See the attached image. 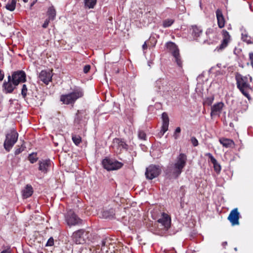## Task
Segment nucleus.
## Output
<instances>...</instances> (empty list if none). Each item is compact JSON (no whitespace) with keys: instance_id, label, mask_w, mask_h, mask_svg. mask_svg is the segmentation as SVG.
I'll list each match as a JSON object with an SVG mask.
<instances>
[{"instance_id":"obj_2","label":"nucleus","mask_w":253,"mask_h":253,"mask_svg":"<svg viewBox=\"0 0 253 253\" xmlns=\"http://www.w3.org/2000/svg\"><path fill=\"white\" fill-rule=\"evenodd\" d=\"M187 156L183 153L180 154L177 157L174 164L169 168V172L175 177H178L181 172L182 169L186 165Z\"/></svg>"},{"instance_id":"obj_35","label":"nucleus","mask_w":253,"mask_h":253,"mask_svg":"<svg viewBox=\"0 0 253 253\" xmlns=\"http://www.w3.org/2000/svg\"><path fill=\"white\" fill-rule=\"evenodd\" d=\"M191 141L194 146L198 145V141L195 137H192L191 138Z\"/></svg>"},{"instance_id":"obj_32","label":"nucleus","mask_w":253,"mask_h":253,"mask_svg":"<svg viewBox=\"0 0 253 253\" xmlns=\"http://www.w3.org/2000/svg\"><path fill=\"white\" fill-rule=\"evenodd\" d=\"M27 87L26 84H23L21 90V94L23 97H25L27 95Z\"/></svg>"},{"instance_id":"obj_4","label":"nucleus","mask_w":253,"mask_h":253,"mask_svg":"<svg viewBox=\"0 0 253 253\" xmlns=\"http://www.w3.org/2000/svg\"><path fill=\"white\" fill-rule=\"evenodd\" d=\"M158 225L156 233L159 235H162L165 233L170 227L171 219L170 216L165 213H163L161 217L157 221Z\"/></svg>"},{"instance_id":"obj_23","label":"nucleus","mask_w":253,"mask_h":253,"mask_svg":"<svg viewBox=\"0 0 253 253\" xmlns=\"http://www.w3.org/2000/svg\"><path fill=\"white\" fill-rule=\"evenodd\" d=\"M33 193V188L30 185H27L25 188L22 190V196L26 199L30 197Z\"/></svg>"},{"instance_id":"obj_37","label":"nucleus","mask_w":253,"mask_h":253,"mask_svg":"<svg viewBox=\"0 0 253 253\" xmlns=\"http://www.w3.org/2000/svg\"><path fill=\"white\" fill-rule=\"evenodd\" d=\"M213 100V97L208 98L206 99V100L205 101V103H207L208 105H210L212 103Z\"/></svg>"},{"instance_id":"obj_51","label":"nucleus","mask_w":253,"mask_h":253,"mask_svg":"<svg viewBox=\"0 0 253 253\" xmlns=\"http://www.w3.org/2000/svg\"><path fill=\"white\" fill-rule=\"evenodd\" d=\"M223 244H224V245H226L227 244V242H225Z\"/></svg>"},{"instance_id":"obj_49","label":"nucleus","mask_w":253,"mask_h":253,"mask_svg":"<svg viewBox=\"0 0 253 253\" xmlns=\"http://www.w3.org/2000/svg\"><path fill=\"white\" fill-rule=\"evenodd\" d=\"M25 2H27L28 0H23Z\"/></svg>"},{"instance_id":"obj_38","label":"nucleus","mask_w":253,"mask_h":253,"mask_svg":"<svg viewBox=\"0 0 253 253\" xmlns=\"http://www.w3.org/2000/svg\"><path fill=\"white\" fill-rule=\"evenodd\" d=\"M50 20H50V19H48H48H46L45 20V21H44V23L43 24V25H42V27L43 28H46L48 26V24H49V23Z\"/></svg>"},{"instance_id":"obj_16","label":"nucleus","mask_w":253,"mask_h":253,"mask_svg":"<svg viewBox=\"0 0 253 253\" xmlns=\"http://www.w3.org/2000/svg\"><path fill=\"white\" fill-rule=\"evenodd\" d=\"M52 76L51 71L43 70L40 73L39 78L44 84H47L48 83L51 81Z\"/></svg>"},{"instance_id":"obj_47","label":"nucleus","mask_w":253,"mask_h":253,"mask_svg":"<svg viewBox=\"0 0 253 253\" xmlns=\"http://www.w3.org/2000/svg\"><path fill=\"white\" fill-rule=\"evenodd\" d=\"M114 213H113V210H112V214H111V215H110V216H111V217H113V216H114ZM106 217H110V216H109V215H108V216H106Z\"/></svg>"},{"instance_id":"obj_26","label":"nucleus","mask_w":253,"mask_h":253,"mask_svg":"<svg viewBox=\"0 0 253 253\" xmlns=\"http://www.w3.org/2000/svg\"><path fill=\"white\" fill-rule=\"evenodd\" d=\"M47 15L48 16V19L51 20H53L56 16V10L53 6H50L47 12Z\"/></svg>"},{"instance_id":"obj_46","label":"nucleus","mask_w":253,"mask_h":253,"mask_svg":"<svg viewBox=\"0 0 253 253\" xmlns=\"http://www.w3.org/2000/svg\"><path fill=\"white\" fill-rule=\"evenodd\" d=\"M1 253H10V252L9 250H5L3 251Z\"/></svg>"},{"instance_id":"obj_9","label":"nucleus","mask_w":253,"mask_h":253,"mask_svg":"<svg viewBox=\"0 0 253 253\" xmlns=\"http://www.w3.org/2000/svg\"><path fill=\"white\" fill-rule=\"evenodd\" d=\"M161 171V169L159 166L152 165L146 169L145 175L147 179H153L157 177Z\"/></svg>"},{"instance_id":"obj_31","label":"nucleus","mask_w":253,"mask_h":253,"mask_svg":"<svg viewBox=\"0 0 253 253\" xmlns=\"http://www.w3.org/2000/svg\"><path fill=\"white\" fill-rule=\"evenodd\" d=\"M72 140L74 143L76 145H79L81 142V137L79 135H73Z\"/></svg>"},{"instance_id":"obj_19","label":"nucleus","mask_w":253,"mask_h":253,"mask_svg":"<svg viewBox=\"0 0 253 253\" xmlns=\"http://www.w3.org/2000/svg\"><path fill=\"white\" fill-rule=\"evenodd\" d=\"M113 147L116 149L117 152H120L122 149H126V144L119 139H115L113 142Z\"/></svg>"},{"instance_id":"obj_44","label":"nucleus","mask_w":253,"mask_h":253,"mask_svg":"<svg viewBox=\"0 0 253 253\" xmlns=\"http://www.w3.org/2000/svg\"><path fill=\"white\" fill-rule=\"evenodd\" d=\"M147 48V45L146 42H145L142 45V48H143V50H145Z\"/></svg>"},{"instance_id":"obj_45","label":"nucleus","mask_w":253,"mask_h":253,"mask_svg":"<svg viewBox=\"0 0 253 253\" xmlns=\"http://www.w3.org/2000/svg\"><path fill=\"white\" fill-rule=\"evenodd\" d=\"M181 131V129H180V128L179 127H178L176 128L175 130V133H180Z\"/></svg>"},{"instance_id":"obj_20","label":"nucleus","mask_w":253,"mask_h":253,"mask_svg":"<svg viewBox=\"0 0 253 253\" xmlns=\"http://www.w3.org/2000/svg\"><path fill=\"white\" fill-rule=\"evenodd\" d=\"M223 106L224 104L221 102L214 104L211 108V116L220 114L223 109Z\"/></svg>"},{"instance_id":"obj_11","label":"nucleus","mask_w":253,"mask_h":253,"mask_svg":"<svg viewBox=\"0 0 253 253\" xmlns=\"http://www.w3.org/2000/svg\"><path fill=\"white\" fill-rule=\"evenodd\" d=\"M155 86L159 91L163 92H167L170 89L169 83L162 79H159L156 81Z\"/></svg>"},{"instance_id":"obj_5","label":"nucleus","mask_w":253,"mask_h":253,"mask_svg":"<svg viewBox=\"0 0 253 253\" xmlns=\"http://www.w3.org/2000/svg\"><path fill=\"white\" fill-rule=\"evenodd\" d=\"M18 134L17 131L12 129L6 135V139L4 142V147L7 151H9L13 146L17 142Z\"/></svg>"},{"instance_id":"obj_21","label":"nucleus","mask_w":253,"mask_h":253,"mask_svg":"<svg viewBox=\"0 0 253 253\" xmlns=\"http://www.w3.org/2000/svg\"><path fill=\"white\" fill-rule=\"evenodd\" d=\"M206 156H208L210 159L211 162L213 165L214 170L217 173H219L221 170V166L220 164L217 162L216 160L213 157L212 154L210 153H207Z\"/></svg>"},{"instance_id":"obj_48","label":"nucleus","mask_w":253,"mask_h":253,"mask_svg":"<svg viewBox=\"0 0 253 253\" xmlns=\"http://www.w3.org/2000/svg\"><path fill=\"white\" fill-rule=\"evenodd\" d=\"M102 246H104L105 245V242L104 241L102 242Z\"/></svg>"},{"instance_id":"obj_28","label":"nucleus","mask_w":253,"mask_h":253,"mask_svg":"<svg viewBox=\"0 0 253 253\" xmlns=\"http://www.w3.org/2000/svg\"><path fill=\"white\" fill-rule=\"evenodd\" d=\"M96 3V0H84V5L88 8H92Z\"/></svg>"},{"instance_id":"obj_25","label":"nucleus","mask_w":253,"mask_h":253,"mask_svg":"<svg viewBox=\"0 0 253 253\" xmlns=\"http://www.w3.org/2000/svg\"><path fill=\"white\" fill-rule=\"evenodd\" d=\"M219 142L225 147H232L234 145L233 141L229 139L221 138Z\"/></svg>"},{"instance_id":"obj_10","label":"nucleus","mask_w":253,"mask_h":253,"mask_svg":"<svg viewBox=\"0 0 253 253\" xmlns=\"http://www.w3.org/2000/svg\"><path fill=\"white\" fill-rule=\"evenodd\" d=\"M11 77L15 85H18L20 83L26 81V75L24 72L22 71L14 72Z\"/></svg>"},{"instance_id":"obj_1","label":"nucleus","mask_w":253,"mask_h":253,"mask_svg":"<svg viewBox=\"0 0 253 253\" xmlns=\"http://www.w3.org/2000/svg\"><path fill=\"white\" fill-rule=\"evenodd\" d=\"M235 79L237 86L240 91L249 99H250L249 93L252 91V88L248 83V78L237 73Z\"/></svg>"},{"instance_id":"obj_17","label":"nucleus","mask_w":253,"mask_h":253,"mask_svg":"<svg viewBox=\"0 0 253 253\" xmlns=\"http://www.w3.org/2000/svg\"><path fill=\"white\" fill-rule=\"evenodd\" d=\"M223 39L221 42V44L216 48V49L218 51L219 50H222L225 48L228 44L230 41V36L229 35L228 32L226 31H223Z\"/></svg>"},{"instance_id":"obj_39","label":"nucleus","mask_w":253,"mask_h":253,"mask_svg":"<svg viewBox=\"0 0 253 253\" xmlns=\"http://www.w3.org/2000/svg\"><path fill=\"white\" fill-rule=\"evenodd\" d=\"M90 65H86L84 68V72L86 74L88 72V71L90 70Z\"/></svg>"},{"instance_id":"obj_24","label":"nucleus","mask_w":253,"mask_h":253,"mask_svg":"<svg viewBox=\"0 0 253 253\" xmlns=\"http://www.w3.org/2000/svg\"><path fill=\"white\" fill-rule=\"evenodd\" d=\"M190 32L194 38L199 37L202 34V30L196 26H192L190 29Z\"/></svg>"},{"instance_id":"obj_33","label":"nucleus","mask_w":253,"mask_h":253,"mask_svg":"<svg viewBox=\"0 0 253 253\" xmlns=\"http://www.w3.org/2000/svg\"><path fill=\"white\" fill-rule=\"evenodd\" d=\"M242 38L244 41L248 43H252L250 38L247 35L243 34Z\"/></svg>"},{"instance_id":"obj_6","label":"nucleus","mask_w":253,"mask_h":253,"mask_svg":"<svg viewBox=\"0 0 253 253\" xmlns=\"http://www.w3.org/2000/svg\"><path fill=\"white\" fill-rule=\"evenodd\" d=\"M104 168L108 170H114L120 169L123 164L118 161L109 159H105L102 161Z\"/></svg>"},{"instance_id":"obj_14","label":"nucleus","mask_w":253,"mask_h":253,"mask_svg":"<svg viewBox=\"0 0 253 253\" xmlns=\"http://www.w3.org/2000/svg\"><path fill=\"white\" fill-rule=\"evenodd\" d=\"M39 170L43 173H47L51 166V161L50 160H42L39 162Z\"/></svg>"},{"instance_id":"obj_30","label":"nucleus","mask_w":253,"mask_h":253,"mask_svg":"<svg viewBox=\"0 0 253 253\" xmlns=\"http://www.w3.org/2000/svg\"><path fill=\"white\" fill-rule=\"evenodd\" d=\"M174 22V20L171 19H166L163 21V25L165 28L170 26Z\"/></svg>"},{"instance_id":"obj_22","label":"nucleus","mask_w":253,"mask_h":253,"mask_svg":"<svg viewBox=\"0 0 253 253\" xmlns=\"http://www.w3.org/2000/svg\"><path fill=\"white\" fill-rule=\"evenodd\" d=\"M216 16L218 27L220 28H222L225 25V19L221 10L218 9L216 11Z\"/></svg>"},{"instance_id":"obj_43","label":"nucleus","mask_w":253,"mask_h":253,"mask_svg":"<svg viewBox=\"0 0 253 253\" xmlns=\"http://www.w3.org/2000/svg\"><path fill=\"white\" fill-rule=\"evenodd\" d=\"M213 30L212 29H208L206 31V34L209 35L213 33Z\"/></svg>"},{"instance_id":"obj_40","label":"nucleus","mask_w":253,"mask_h":253,"mask_svg":"<svg viewBox=\"0 0 253 253\" xmlns=\"http://www.w3.org/2000/svg\"><path fill=\"white\" fill-rule=\"evenodd\" d=\"M23 149H22L21 148H18L15 151V155H18L19 154H20L21 152L23 151Z\"/></svg>"},{"instance_id":"obj_34","label":"nucleus","mask_w":253,"mask_h":253,"mask_svg":"<svg viewBox=\"0 0 253 253\" xmlns=\"http://www.w3.org/2000/svg\"><path fill=\"white\" fill-rule=\"evenodd\" d=\"M138 137L141 139L145 140L146 134L143 131H139L138 132Z\"/></svg>"},{"instance_id":"obj_3","label":"nucleus","mask_w":253,"mask_h":253,"mask_svg":"<svg viewBox=\"0 0 253 253\" xmlns=\"http://www.w3.org/2000/svg\"><path fill=\"white\" fill-rule=\"evenodd\" d=\"M84 94L83 89L80 87H76L72 92L62 95L60 97V101L65 104H73L78 99L82 97Z\"/></svg>"},{"instance_id":"obj_13","label":"nucleus","mask_w":253,"mask_h":253,"mask_svg":"<svg viewBox=\"0 0 253 253\" xmlns=\"http://www.w3.org/2000/svg\"><path fill=\"white\" fill-rule=\"evenodd\" d=\"M17 85L14 84L13 81L11 79V76H8V81L3 83L2 87L5 93H10L12 92Z\"/></svg>"},{"instance_id":"obj_41","label":"nucleus","mask_w":253,"mask_h":253,"mask_svg":"<svg viewBox=\"0 0 253 253\" xmlns=\"http://www.w3.org/2000/svg\"><path fill=\"white\" fill-rule=\"evenodd\" d=\"M250 58L251 60V64L253 68V53L250 54Z\"/></svg>"},{"instance_id":"obj_8","label":"nucleus","mask_w":253,"mask_h":253,"mask_svg":"<svg viewBox=\"0 0 253 253\" xmlns=\"http://www.w3.org/2000/svg\"><path fill=\"white\" fill-rule=\"evenodd\" d=\"M167 47L171 52L175 58V61L177 63V64L179 66H182V61L181 60L180 57L179 55V50L177 48L176 45L172 42H168L166 44Z\"/></svg>"},{"instance_id":"obj_18","label":"nucleus","mask_w":253,"mask_h":253,"mask_svg":"<svg viewBox=\"0 0 253 253\" xmlns=\"http://www.w3.org/2000/svg\"><path fill=\"white\" fill-rule=\"evenodd\" d=\"M163 125L161 131V135H163L164 133L168 130L169 125V119L168 114L164 112L162 114Z\"/></svg>"},{"instance_id":"obj_36","label":"nucleus","mask_w":253,"mask_h":253,"mask_svg":"<svg viewBox=\"0 0 253 253\" xmlns=\"http://www.w3.org/2000/svg\"><path fill=\"white\" fill-rule=\"evenodd\" d=\"M54 244V240L52 238H50L47 241L46 246H51Z\"/></svg>"},{"instance_id":"obj_29","label":"nucleus","mask_w":253,"mask_h":253,"mask_svg":"<svg viewBox=\"0 0 253 253\" xmlns=\"http://www.w3.org/2000/svg\"><path fill=\"white\" fill-rule=\"evenodd\" d=\"M38 158L36 153L30 154L28 157V159L32 164L36 162L38 160Z\"/></svg>"},{"instance_id":"obj_7","label":"nucleus","mask_w":253,"mask_h":253,"mask_svg":"<svg viewBox=\"0 0 253 253\" xmlns=\"http://www.w3.org/2000/svg\"><path fill=\"white\" fill-rule=\"evenodd\" d=\"M65 218L67 223L69 226H75L82 222V220L72 210L67 212Z\"/></svg>"},{"instance_id":"obj_27","label":"nucleus","mask_w":253,"mask_h":253,"mask_svg":"<svg viewBox=\"0 0 253 253\" xmlns=\"http://www.w3.org/2000/svg\"><path fill=\"white\" fill-rule=\"evenodd\" d=\"M17 0H9L8 3L5 5V7L6 9L12 11H13L16 6Z\"/></svg>"},{"instance_id":"obj_42","label":"nucleus","mask_w":253,"mask_h":253,"mask_svg":"<svg viewBox=\"0 0 253 253\" xmlns=\"http://www.w3.org/2000/svg\"><path fill=\"white\" fill-rule=\"evenodd\" d=\"M4 78V74L2 71L0 69V81H2Z\"/></svg>"},{"instance_id":"obj_12","label":"nucleus","mask_w":253,"mask_h":253,"mask_svg":"<svg viewBox=\"0 0 253 253\" xmlns=\"http://www.w3.org/2000/svg\"><path fill=\"white\" fill-rule=\"evenodd\" d=\"M240 213L238 212V209L235 208L232 210L228 217V219L231 222L232 225L234 226L239 224Z\"/></svg>"},{"instance_id":"obj_50","label":"nucleus","mask_w":253,"mask_h":253,"mask_svg":"<svg viewBox=\"0 0 253 253\" xmlns=\"http://www.w3.org/2000/svg\"><path fill=\"white\" fill-rule=\"evenodd\" d=\"M174 137H175V138L176 139L177 138V136H176L175 135H174Z\"/></svg>"},{"instance_id":"obj_15","label":"nucleus","mask_w":253,"mask_h":253,"mask_svg":"<svg viewBox=\"0 0 253 253\" xmlns=\"http://www.w3.org/2000/svg\"><path fill=\"white\" fill-rule=\"evenodd\" d=\"M84 231L83 230H79L73 233L72 235L73 241L77 244H84Z\"/></svg>"}]
</instances>
